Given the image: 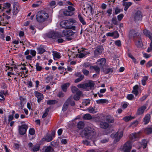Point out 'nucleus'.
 I'll use <instances>...</instances> for the list:
<instances>
[{"instance_id": "obj_35", "label": "nucleus", "mask_w": 152, "mask_h": 152, "mask_svg": "<svg viewBox=\"0 0 152 152\" xmlns=\"http://www.w3.org/2000/svg\"><path fill=\"white\" fill-rule=\"evenodd\" d=\"M83 118L85 120H90L92 118V117L89 114H86L84 115Z\"/></svg>"}, {"instance_id": "obj_43", "label": "nucleus", "mask_w": 152, "mask_h": 152, "mask_svg": "<svg viewBox=\"0 0 152 152\" xmlns=\"http://www.w3.org/2000/svg\"><path fill=\"white\" fill-rule=\"evenodd\" d=\"M84 76L83 75H80V77H79L78 78L76 79L75 80V82L76 83H78L81 81L84 78Z\"/></svg>"}, {"instance_id": "obj_11", "label": "nucleus", "mask_w": 152, "mask_h": 152, "mask_svg": "<svg viewBox=\"0 0 152 152\" xmlns=\"http://www.w3.org/2000/svg\"><path fill=\"white\" fill-rule=\"evenodd\" d=\"M35 96L37 98V102L39 103L41 100L44 99L43 95L42 94L38 92L37 91H35L34 92Z\"/></svg>"}, {"instance_id": "obj_56", "label": "nucleus", "mask_w": 152, "mask_h": 152, "mask_svg": "<svg viewBox=\"0 0 152 152\" xmlns=\"http://www.w3.org/2000/svg\"><path fill=\"white\" fill-rule=\"evenodd\" d=\"M5 9H9L11 6V4L9 3H5L4 5Z\"/></svg>"}, {"instance_id": "obj_16", "label": "nucleus", "mask_w": 152, "mask_h": 152, "mask_svg": "<svg viewBox=\"0 0 152 152\" xmlns=\"http://www.w3.org/2000/svg\"><path fill=\"white\" fill-rule=\"evenodd\" d=\"M103 50V48L102 46H99L95 50L94 54L96 55H98L100 54L102 52Z\"/></svg>"}, {"instance_id": "obj_9", "label": "nucleus", "mask_w": 152, "mask_h": 152, "mask_svg": "<svg viewBox=\"0 0 152 152\" xmlns=\"http://www.w3.org/2000/svg\"><path fill=\"white\" fill-rule=\"evenodd\" d=\"M140 131L132 133L130 135L129 138L130 139L133 141L137 140L140 138Z\"/></svg>"}, {"instance_id": "obj_55", "label": "nucleus", "mask_w": 152, "mask_h": 152, "mask_svg": "<svg viewBox=\"0 0 152 152\" xmlns=\"http://www.w3.org/2000/svg\"><path fill=\"white\" fill-rule=\"evenodd\" d=\"M115 44L116 45L120 47L121 45V41L119 40H116L115 42Z\"/></svg>"}, {"instance_id": "obj_23", "label": "nucleus", "mask_w": 152, "mask_h": 152, "mask_svg": "<svg viewBox=\"0 0 152 152\" xmlns=\"http://www.w3.org/2000/svg\"><path fill=\"white\" fill-rule=\"evenodd\" d=\"M151 116L149 114H147L144 118V122L145 124H148L149 122Z\"/></svg>"}, {"instance_id": "obj_24", "label": "nucleus", "mask_w": 152, "mask_h": 152, "mask_svg": "<svg viewBox=\"0 0 152 152\" xmlns=\"http://www.w3.org/2000/svg\"><path fill=\"white\" fill-rule=\"evenodd\" d=\"M96 103L98 104H106L108 103L109 101L108 100L105 99H101L96 101Z\"/></svg>"}, {"instance_id": "obj_21", "label": "nucleus", "mask_w": 152, "mask_h": 152, "mask_svg": "<svg viewBox=\"0 0 152 152\" xmlns=\"http://www.w3.org/2000/svg\"><path fill=\"white\" fill-rule=\"evenodd\" d=\"M106 59L104 58H102L100 59L97 62V64L98 65L100 66L104 65L106 63Z\"/></svg>"}, {"instance_id": "obj_44", "label": "nucleus", "mask_w": 152, "mask_h": 152, "mask_svg": "<svg viewBox=\"0 0 152 152\" xmlns=\"http://www.w3.org/2000/svg\"><path fill=\"white\" fill-rule=\"evenodd\" d=\"M87 110L88 112L91 113H96L94 108L93 107H89L88 108Z\"/></svg>"}, {"instance_id": "obj_22", "label": "nucleus", "mask_w": 152, "mask_h": 152, "mask_svg": "<svg viewBox=\"0 0 152 152\" xmlns=\"http://www.w3.org/2000/svg\"><path fill=\"white\" fill-rule=\"evenodd\" d=\"M70 101V98H69L64 103L62 107V111H65L66 110L68 107V106L69 104Z\"/></svg>"}, {"instance_id": "obj_47", "label": "nucleus", "mask_w": 152, "mask_h": 152, "mask_svg": "<svg viewBox=\"0 0 152 152\" xmlns=\"http://www.w3.org/2000/svg\"><path fill=\"white\" fill-rule=\"evenodd\" d=\"M4 14L2 15H0V25H1V23H4Z\"/></svg>"}, {"instance_id": "obj_5", "label": "nucleus", "mask_w": 152, "mask_h": 152, "mask_svg": "<svg viewBox=\"0 0 152 152\" xmlns=\"http://www.w3.org/2000/svg\"><path fill=\"white\" fill-rule=\"evenodd\" d=\"M75 26H71L69 27L68 28H67V29H65L62 32L64 34V36L70 37L73 35L74 33L71 29L75 30Z\"/></svg>"}, {"instance_id": "obj_1", "label": "nucleus", "mask_w": 152, "mask_h": 152, "mask_svg": "<svg viewBox=\"0 0 152 152\" xmlns=\"http://www.w3.org/2000/svg\"><path fill=\"white\" fill-rule=\"evenodd\" d=\"M82 133L84 134L86 138L92 140L93 142L96 140V133L92 128L87 127L85 128Z\"/></svg>"}, {"instance_id": "obj_34", "label": "nucleus", "mask_w": 152, "mask_h": 152, "mask_svg": "<svg viewBox=\"0 0 152 152\" xmlns=\"http://www.w3.org/2000/svg\"><path fill=\"white\" fill-rule=\"evenodd\" d=\"M73 12L70 11L65 10L64 11V14L66 16H71L73 15Z\"/></svg>"}, {"instance_id": "obj_33", "label": "nucleus", "mask_w": 152, "mask_h": 152, "mask_svg": "<svg viewBox=\"0 0 152 152\" xmlns=\"http://www.w3.org/2000/svg\"><path fill=\"white\" fill-rule=\"evenodd\" d=\"M148 77L147 76H144L141 80L142 84L143 86H145L146 84V82L148 80Z\"/></svg>"}, {"instance_id": "obj_26", "label": "nucleus", "mask_w": 152, "mask_h": 152, "mask_svg": "<svg viewBox=\"0 0 152 152\" xmlns=\"http://www.w3.org/2000/svg\"><path fill=\"white\" fill-rule=\"evenodd\" d=\"M106 121L109 123H112L114 122V119L113 117L109 115H107L106 117Z\"/></svg>"}, {"instance_id": "obj_48", "label": "nucleus", "mask_w": 152, "mask_h": 152, "mask_svg": "<svg viewBox=\"0 0 152 152\" xmlns=\"http://www.w3.org/2000/svg\"><path fill=\"white\" fill-rule=\"evenodd\" d=\"M49 5L52 8H54L56 6V2L54 1H52L50 3Z\"/></svg>"}, {"instance_id": "obj_60", "label": "nucleus", "mask_w": 152, "mask_h": 152, "mask_svg": "<svg viewBox=\"0 0 152 152\" xmlns=\"http://www.w3.org/2000/svg\"><path fill=\"white\" fill-rule=\"evenodd\" d=\"M108 138H105L101 140L100 141V142L102 143H104L108 142Z\"/></svg>"}, {"instance_id": "obj_51", "label": "nucleus", "mask_w": 152, "mask_h": 152, "mask_svg": "<svg viewBox=\"0 0 152 152\" xmlns=\"http://www.w3.org/2000/svg\"><path fill=\"white\" fill-rule=\"evenodd\" d=\"M36 69L38 71H40L42 69V67L39 66V64L38 63H36Z\"/></svg>"}, {"instance_id": "obj_2", "label": "nucleus", "mask_w": 152, "mask_h": 152, "mask_svg": "<svg viewBox=\"0 0 152 152\" xmlns=\"http://www.w3.org/2000/svg\"><path fill=\"white\" fill-rule=\"evenodd\" d=\"M48 18V14L44 11H41L38 12L37 15V20L40 22L46 20Z\"/></svg>"}, {"instance_id": "obj_27", "label": "nucleus", "mask_w": 152, "mask_h": 152, "mask_svg": "<svg viewBox=\"0 0 152 152\" xmlns=\"http://www.w3.org/2000/svg\"><path fill=\"white\" fill-rule=\"evenodd\" d=\"M53 139L52 136L49 135H47L45 137L43 138L42 139V140L43 141H45L47 142H49L52 140Z\"/></svg>"}, {"instance_id": "obj_12", "label": "nucleus", "mask_w": 152, "mask_h": 152, "mask_svg": "<svg viewBox=\"0 0 152 152\" xmlns=\"http://www.w3.org/2000/svg\"><path fill=\"white\" fill-rule=\"evenodd\" d=\"M20 7L19 4H14L13 5L12 10V13L14 15H16L19 12Z\"/></svg>"}, {"instance_id": "obj_3", "label": "nucleus", "mask_w": 152, "mask_h": 152, "mask_svg": "<svg viewBox=\"0 0 152 152\" xmlns=\"http://www.w3.org/2000/svg\"><path fill=\"white\" fill-rule=\"evenodd\" d=\"M94 84L93 82H89L85 84H80L78 85L77 87L79 88L85 89L86 90L89 91L90 89L94 87Z\"/></svg>"}, {"instance_id": "obj_14", "label": "nucleus", "mask_w": 152, "mask_h": 152, "mask_svg": "<svg viewBox=\"0 0 152 152\" xmlns=\"http://www.w3.org/2000/svg\"><path fill=\"white\" fill-rule=\"evenodd\" d=\"M69 21L67 20L62 21L60 23V26L62 28H65V29L70 27L69 26Z\"/></svg>"}, {"instance_id": "obj_40", "label": "nucleus", "mask_w": 152, "mask_h": 152, "mask_svg": "<svg viewBox=\"0 0 152 152\" xmlns=\"http://www.w3.org/2000/svg\"><path fill=\"white\" fill-rule=\"evenodd\" d=\"M49 110V108H47L44 111V113L42 115V118H45L48 115V112Z\"/></svg>"}, {"instance_id": "obj_20", "label": "nucleus", "mask_w": 152, "mask_h": 152, "mask_svg": "<svg viewBox=\"0 0 152 152\" xmlns=\"http://www.w3.org/2000/svg\"><path fill=\"white\" fill-rule=\"evenodd\" d=\"M82 94V91H78L76 93V94L74 95L73 98L75 100H78L80 98L81 95Z\"/></svg>"}, {"instance_id": "obj_15", "label": "nucleus", "mask_w": 152, "mask_h": 152, "mask_svg": "<svg viewBox=\"0 0 152 152\" xmlns=\"http://www.w3.org/2000/svg\"><path fill=\"white\" fill-rule=\"evenodd\" d=\"M144 35L148 37L150 39H152V33L147 29H144L143 30Z\"/></svg>"}, {"instance_id": "obj_52", "label": "nucleus", "mask_w": 152, "mask_h": 152, "mask_svg": "<svg viewBox=\"0 0 152 152\" xmlns=\"http://www.w3.org/2000/svg\"><path fill=\"white\" fill-rule=\"evenodd\" d=\"M142 143L143 145V148H146L147 146V141L145 140H142Z\"/></svg>"}, {"instance_id": "obj_54", "label": "nucleus", "mask_w": 152, "mask_h": 152, "mask_svg": "<svg viewBox=\"0 0 152 152\" xmlns=\"http://www.w3.org/2000/svg\"><path fill=\"white\" fill-rule=\"evenodd\" d=\"M134 97V96L132 94H129L127 96V98L129 100H132Z\"/></svg>"}, {"instance_id": "obj_6", "label": "nucleus", "mask_w": 152, "mask_h": 152, "mask_svg": "<svg viewBox=\"0 0 152 152\" xmlns=\"http://www.w3.org/2000/svg\"><path fill=\"white\" fill-rule=\"evenodd\" d=\"M7 69L9 70L10 72H8L7 74L8 76H10V75H14L15 73L13 72L15 71V72H18V68L16 65L14 64L11 66H7Z\"/></svg>"}, {"instance_id": "obj_42", "label": "nucleus", "mask_w": 152, "mask_h": 152, "mask_svg": "<svg viewBox=\"0 0 152 152\" xmlns=\"http://www.w3.org/2000/svg\"><path fill=\"white\" fill-rule=\"evenodd\" d=\"M133 118L131 116H125L123 118V120L125 121H128Z\"/></svg>"}, {"instance_id": "obj_28", "label": "nucleus", "mask_w": 152, "mask_h": 152, "mask_svg": "<svg viewBox=\"0 0 152 152\" xmlns=\"http://www.w3.org/2000/svg\"><path fill=\"white\" fill-rule=\"evenodd\" d=\"M109 124L106 122H102L100 124V127L101 128L103 129H106L109 126Z\"/></svg>"}, {"instance_id": "obj_7", "label": "nucleus", "mask_w": 152, "mask_h": 152, "mask_svg": "<svg viewBox=\"0 0 152 152\" xmlns=\"http://www.w3.org/2000/svg\"><path fill=\"white\" fill-rule=\"evenodd\" d=\"M131 147V142L128 141L126 142L123 146L121 147V149L123 151V152H130Z\"/></svg>"}, {"instance_id": "obj_58", "label": "nucleus", "mask_w": 152, "mask_h": 152, "mask_svg": "<svg viewBox=\"0 0 152 152\" xmlns=\"http://www.w3.org/2000/svg\"><path fill=\"white\" fill-rule=\"evenodd\" d=\"M82 72L83 74L86 76H87L89 73V71L85 69H83L82 70Z\"/></svg>"}, {"instance_id": "obj_63", "label": "nucleus", "mask_w": 152, "mask_h": 152, "mask_svg": "<svg viewBox=\"0 0 152 152\" xmlns=\"http://www.w3.org/2000/svg\"><path fill=\"white\" fill-rule=\"evenodd\" d=\"M124 17V15L123 14H120L117 16L118 19L119 21L121 20Z\"/></svg>"}, {"instance_id": "obj_29", "label": "nucleus", "mask_w": 152, "mask_h": 152, "mask_svg": "<svg viewBox=\"0 0 152 152\" xmlns=\"http://www.w3.org/2000/svg\"><path fill=\"white\" fill-rule=\"evenodd\" d=\"M69 83H67L61 86V88L62 90L64 92H66L67 88L69 86Z\"/></svg>"}, {"instance_id": "obj_59", "label": "nucleus", "mask_w": 152, "mask_h": 152, "mask_svg": "<svg viewBox=\"0 0 152 152\" xmlns=\"http://www.w3.org/2000/svg\"><path fill=\"white\" fill-rule=\"evenodd\" d=\"M87 54H88V53H86L84 52H82L79 54V57H84L86 56V55Z\"/></svg>"}, {"instance_id": "obj_32", "label": "nucleus", "mask_w": 152, "mask_h": 152, "mask_svg": "<svg viewBox=\"0 0 152 152\" xmlns=\"http://www.w3.org/2000/svg\"><path fill=\"white\" fill-rule=\"evenodd\" d=\"M135 44L139 48L142 47L143 45L142 41L141 39L135 42Z\"/></svg>"}, {"instance_id": "obj_46", "label": "nucleus", "mask_w": 152, "mask_h": 152, "mask_svg": "<svg viewBox=\"0 0 152 152\" xmlns=\"http://www.w3.org/2000/svg\"><path fill=\"white\" fill-rule=\"evenodd\" d=\"M53 57H60V54L56 51L53 52Z\"/></svg>"}, {"instance_id": "obj_36", "label": "nucleus", "mask_w": 152, "mask_h": 152, "mask_svg": "<svg viewBox=\"0 0 152 152\" xmlns=\"http://www.w3.org/2000/svg\"><path fill=\"white\" fill-rule=\"evenodd\" d=\"M90 103V100L89 99H84L83 101V104L84 105L87 106Z\"/></svg>"}, {"instance_id": "obj_4", "label": "nucleus", "mask_w": 152, "mask_h": 152, "mask_svg": "<svg viewBox=\"0 0 152 152\" xmlns=\"http://www.w3.org/2000/svg\"><path fill=\"white\" fill-rule=\"evenodd\" d=\"M123 132L122 130L118 131L115 134H112L111 135V137L112 138H115L114 142L116 143L119 141L123 136Z\"/></svg>"}, {"instance_id": "obj_19", "label": "nucleus", "mask_w": 152, "mask_h": 152, "mask_svg": "<svg viewBox=\"0 0 152 152\" xmlns=\"http://www.w3.org/2000/svg\"><path fill=\"white\" fill-rule=\"evenodd\" d=\"M146 108V107L144 105H143L139 108L137 111V114L141 115L142 114Z\"/></svg>"}, {"instance_id": "obj_64", "label": "nucleus", "mask_w": 152, "mask_h": 152, "mask_svg": "<svg viewBox=\"0 0 152 152\" xmlns=\"http://www.w3.org/2000/svg\"><path fill=\"white\" fill-rule=\"evenodd\" d=\"M68 10H69L70 11H71L73 12L75 10V9L71 6H68Z\"/></svg>"}, {"instance_id": "obj_30", "label": "nucleus", "mask_w": 152, "mask_h": 152, "mask_svg": "<svg viewBox=\"0 0 152 152\" xmlns=\"http://www.w3.org/2000/svg\"><path fill=\"white\" fill-rule=\"evenodd\" d=\"M132 4V3L131 2H125L124 3V6L125 7L124 10L125 11H126L127 10L128 8Z\"/></svg>"}, {"instance_id": "obj_62", "label": "nucleus", "mask_w": 152, "mask_h": 152, "mask_svg": "<svg viewBox=\"0 0 152 152\" xmlns=\"http://www.w3.org/2000/svg\"><path fill=\"white\" fill-rule=\"evenodd\" d=\"M112 22L115 25H117L118 22L116 20V17H113L112 19Z\"/></svg>"}, {"instance_id": "obj_25", "label": "nucleus", "mask_w": 152, "mask_h": 152, "mask_svg": "<svg viewBox=\"0 0 152 152\" xmlns=\"http://www.w3.org/2000/svg\"><path fill=\"white\" fill-rule=\"evenodd\" d=\"M138 86L137 85H135L133 87V90L132 91V93L135 94L136 96L138 94Z\"/></svg>"}, {"instance_id": "obj_50", "label": "nucleus", "mask_w": 152, "mask_h": 152, "mask_svg": "<svg viewBox=\"0 0 152 152\" xmlns=\"http://www.w3.org/2000/svg\"><path fill=\"white\" fill-rule=\"evenodd\" d=\"M129 34L130 35H133L134 37H135V35H137V34L139 35L138 33H136L135 31L133 30H131L130 31Z\"/></svg>"}, {"instance_id": "obj_13", "label": "nucleus", "mask_w": 152, "mask_h": 152, "mask_svg": "<svg viewBox=\"0 0 152 152\" xmlns=\"http://www.w3.org/2000/svg\"><path fill=\"white\" fill-rule=\"evenodd\" d=\"M53 149L52 147L50 146H44L40 150V152H53Z\"/></svg>"}, {"instance_id": "obj_39", "label": "nucleus", "mask_w": 152, "mask_h": 152, "mask_svg": "<svg viewBox=\"0 0 152 152\" xmlns=\"http://www.w3.org/2000/svg\"><path fill=\"white\" fill-rule=\"evenodd\" d=\"M37 50L38 53L39 54H42L45 51V50L41 47L37 48Z\"/></svg>"}, {"instance_id": "obj_17", "label": "nucleus", "mask_w": 152, "mask_h": 152, "mask_svg": "<svg viewBox=\"0 0 152 152\" xmlns=\"http://www.w3.org/2000/svg\"><path fill=\"white\" fill-rule=\"evenodd\" d=\"M48 36L49 37L55 39L58 38V37H61L60 36H58L57 34L55 33L53 31H52L49 33L48 34Z\"/></svg>"}, {"instance_id": "obj_37", "label": "nucleus", "mask_w": 152, "mask_h": 152, "mask_svg": "<svg viewBox=\"0 0 152 152\" xmlns=\"http://www.w3.org/2000/svg\"><path fill=\"white\" fill-rule=\"evenodd\" d=\"M78 17L80 21L83 25H84L86 24V22L80 15H79L78 16Z\"/></svg>"}, {"instance_id": "obj_8", "label": "nucleus", "mask_w": 152, "mask_h": 152, "mask_svg": "<svg viewBox=\"0 0 152 152\" xmlns=\"http://www.w3.org/2000/svg\"><path fill=\"white\" fill-rule=\"evenodd\" d=\"M28 146L29 149L35 152L39 151L40 149V145L39 144H36L34 145L31 142L28 143Z\"/></svg>"}, {"instance_id": "obj_49", "label": "nucleus", "mask_w": 152, "mask_h": 152, "mask_svg": "<svg viewBox=\"0 0 152 152\" xmlns=\"http://www.w3.org/2000/svg\"><path fill=\"white\" fill-rule=\"evenodd\" d=\"M71 90L73 93H75L78 91H80L75 86H72L71 88Z\"/></svg>"}, {"instance_id": "obj_41", "label": "nucleus", "mask_w": 152, "mask_h": 152, "mask_svg": "<svg viewBox=\"0 0 152 152\" xmlns=\"http://www.w3.org/2000/svg\"><path fill=\"white\" fill-rule=\"evenodd\" d=\"M145 132L148 134L151 133L152 132V128L149 127L146 128Z\"/></svg>"}, {"instance_id": "obj_57", "label": "nucleus", "mask_w": 152, "mask_h": 152, "mask_svg": "<svg viewBox=\"0 0 152 152\" xmlns=\"http://www.w3.org/2000/svg\"><path fill=\"white\" fill-rule=\"evenodd\" d=\"M29 132L30 135H33L35 133L34 130L33 128H30L29 129Z\"/></svg>"}, {"instance_id": "obj_18", "label": "nucleus", "mask_w": 152, "mask_h": 152, "mask_svg": "<svg viewBox=\"0 0 152 152\" xmlns=\"http://www.w3.org/2000/svg\"><path fill=\"white\" fill-rule=\"evenodd\" d=\"M142 15L141 12L140 11H137L135 13L134 19L135 20L137 21L141 20Z\"/></svg>"}, {"instance_id": "obj_38", "label": "nucleus", "mask_w": 152, "mask_h": 152, "mask_svg": "<svg viewBox=\"0 0 152 152\" xmlns=\"http://www.w3.org/2000/svg\"><path fill=\"white\" fill-rule=\"evenodd\" d=\"M57 101L55 100H49L47 101L48 104H53L57 103Z\"/></svg>"}, {"instance_id": "obj_61", "label": "nucleus", "mask_w": 152, "mask_h": 152, "mask_svg": "<svg viewBox=\"0 0 152 152\" xmlns=\"http://www.w3.org/2000/svg\"><path fill=\"white\" fill-rule=\"evenodd\" d=\"M30 53L33 56H34L36 54V52L34 50H31L30 51Z\"/></svg>"}, {"instance_id": "obj_53", "label": "nucleus", "mask_w": 152, "mask_h": 152, "mask_svg": "<svg viewBox=\"0 0 152 152\" xmlns=\"http://www.w3.org/2000/svg\"><path fill=\"white\" fill-rule=\"evenodd\" d=\"M117 33L116 32H108L106 34V36L108 37H113L114 34Z\"/></svg>"}, {"instance_id": "obj_31", "label": "nucleus", "mask_w": 152, "mask_h": 152, "mask_svg": "<svg viewBox=\"0 0 152 152\" xmlns=\"http://www.w3.org/2000/svg\"><path fill=\"white\" fill-rule=\"evenodd\" d=\"M84 126V122L82 121L79 122L77 124V127L79 129H82Z\"/></svg>"}, {"instance_id": "obj_10", "label": "nucleus", "mask_w": 152, "mask_h": 152, "mask_svg": "<svg viewBox=\"0 0 152 152\" xmlns=\"http://www.w3.org/2000/svg\"><path fill=\"white\" fill-rule=\"evenodd\" d=\"M18 127L19 133L22 135H24L26 133L28 128V126L26 124L19 126Z\"/></svg>"}, {"instance_id": "obj_45", "label": "nucleus", "mask_w": 152, "mask_h": 152, "mask_svg": "<svg viewBox=\"0 0 152 152\" xmlns=\"http://www.w3.org/2000/svg\"><path fill=\"white\" fill-rule=\"evenodd\" d=\"M91 69H94V70L97 73H99L100 71L99 68L96 66H90Z\"/></svg>"}]
</instances>
